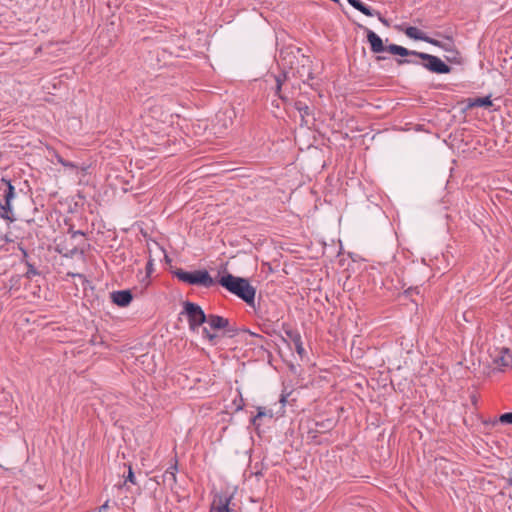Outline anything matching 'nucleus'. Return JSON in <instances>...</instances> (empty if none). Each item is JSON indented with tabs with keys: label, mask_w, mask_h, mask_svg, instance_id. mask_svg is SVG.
Masks as SVG:
<instances>
[{
	"label": "nucleus",
	"mask_w": 512,
	"mask_h": 512,
	"mask_svg": "<svg viewBox=\"0 0 512 512\" xmlns=\"http://www.w3.org/2000/svg\"><path fill=\"white\" fill-rule=\"evenodd\" d=\"M206 324L207 326L202 328V336L208 340L211 345H216L218 343V335L216 333H212L211 330H224V335L227 337H234L238 332H240L236 327L230 326L229 319L216 314H209L207 316ZM241 332L249 333L251 336H259L258 334L246 329H242Z\"/></svg>",
	"instance_id": "obj_1"
},
{
	"label": "nucleus",
	"mask_w": 512,
	"mask_h": 512,
	"mask_svg": "<svg viewBox=\"0 0 512 512\" xmlns=\"http://www.w3.org/2000/svg\"><path fill=\"white\" fill-rule=\"evenodd\" d=\"M219 283L232 294L238 296L247 304L254 303L256 289L245 278L236 277L232 274L224 275L220 278Z\"/></svg>",
	"instance_id": "obj_2"
},
{
	"label": "nucleus",
	"mask_w": 512,
	"mask_h": 512,
	"mask_svg": "<svg viewBox=\"0 0 512 512\" xmlns=\"http://www.w3.org/2000/svg\"><path fill=\"white\" fill-rule=\"evenodd\" d=\"M174 274L180 281L190 285H200L209 288L215 283L207 270L187 272L182 269H178Z\"/></svg>",
	"instance_id": "obj_3"
},
{
	"label": "nucleus",
	"mask_w": 512,
	"mask_h": 512,
	"mask_svg": "<svg viewBox=\"0 0 512 512\" xmlns=\"http://www.w3.org/2000/svg\"><path fill=\"white\" fill-rule=\"evenodd\" d=\"M0 190H3L4 203L0 201V218L14 221L12 212V200L15 198V188L11 184L10 180L2 178L0 180Z\"/></svg>",
	"instance_id": "obj_4"
},
{
	"label": "nucleus",
	"mask_w": 512,
	"mask_h": 512,
	"mask_svg": "<svg viewBox=\"0 0 512 512\" xmlns=\"http://www.w3.org/2000/svg\"><path fill=\"white\" fill-rule=\"evenodd\" d=\"M183 314L186 315L189 329L192 332H198L201 325L205 324L207 321V315L204 313L203 309L196 303L185 302L183 306Z\"/></svg>",
	"instance_id": "obj_5"
},
{
	"label": "nucleus",
	"mask_w": 512,
	"mask_h": 512,
	"mask_svg": "<svg viewBox=\"0 0 512 512\" xmlns=\"http://www.w3.org/2000/svg\"><path fill=\"white\" fill-rule=\"evenodd\" d=\"M417 57L424 60L423 66L433 73L447 74L451 71V68L437 56L420 52Z\"/></svg>",
	"instance_id": "obj_6"
},
{
	"label": "nucleus",
	"mask_w": 512,
	"mask_h": 512,
	"mask_svg": "<svg viewBox=\"0 0 512 512\" xmlns=\"http://www.w3.org/2000/svg\"><path fill=\"white\" fill-rule=\"evenodd\" d=\"M289 63L291 64V69H294L292 62L290 61ZM297 64L298 66L295 68V74L297 77H299L303 82H308L313 79L312 61L309 57L301 55L297 59Z\"/></svg>",
	"instance_id": "obj_7"
},
{
	"label": "nucleus",
	"mask_w": 512,
	"mask_h": 512,
	"mask_svg": "<svg viewBox=\"0 0 512 512\" xmlns=\"http://www.w3.org/2000/svg\"><path fill=\"white\" fill-rule=\"evenodd\" d=\"M405 35L407 37H409L410 39H414V40H421V41H424V42H427L429 44H432L434 46H439L441 47V43L440 41L436 40V39H433L429 36H427L424 32H422L420 29H418L417 27H414V26H409L405 29L404 31Z\"/></svg>",
	"instance_id": "obj_8"
},
{
	"label": "nucleus",
	"mask_w": 512,
	"mask_h": 512,
	"mask_svg": "<svg viewBox=\"0 0 512 512\" xmlns=\"http://www.w3.org/2000/svg\"><path fill=\"white\" fill-rule=\"evenodd\" d=\"M111 299L117 306L126 307L131 303L133 296L130 290H119L111 293Z\"/></svg>",
	"instance_id": "obj_9"
},
{
	"label": "nucleus",
	"mask_w": 512,
	"mask_h": 512,
	"mask_svg": "<svg viewBox=\"0 0 512 512\" xmlns=\"http://www.w3.org/2000/svg\"><path fill=\"white\" fill-rule=\"evenodd\" d=\"M493 361L497 368H506L512 364V355L507 349L502 348L494 357Z\"/></svg>",
	"instance_id": "obj_10"
},
{
	"label": "nucleus",
	"mask_w": 512,
	"mask_h": 512,
	"mask_svg": "<svg viewBox=\"0 0 512 512\" xmlns=\"http://www.w3.org/2000/svg\"><path fill=\"white\" fill-rule=\"evenodd\" d=\"M367 40L371 46V51L374 53H381L385 51L382 39L372 30L366 29Z\"/></svg>",
	"instance_id": "obj_11"
},
{
	"label": "nucleus",
	"mask_w": 512,
	"mask_h": 512,
	"mask_svg": "<svg viewBox=\"0 0 512 512\" xmlns=\"http://www.w3.org/2000/svg\"><path fill=\"white\" fill-rule=\"evenodd\" d=\"M286 336L294 344L297 354L302 358L305 355V349L303 347L301 335L296 330L285 331Z\"/></svg>",
	"instance_id": "obj_12"
},
{
	"label": "nucleus",
	"mask_w": 512,
	"mask_h": 512,
	"mask_svg": "<svg viewBox=\"0 0 512 512\" xmlns=\"http://www.w3.org/2000/svg\"><path fill=\"white\" fill-rule=\"evenodd\" d=\"M230 500L226 495H218L213 500L212 509L216 512H232L229 507Z\"/></svg>",
	"instance_id": "obj_13"
},
{
	"label": "nucleus",
	"mask_w": 512,
	"mask_h": 512,
	"mask_svg": "<svg viewBox=\"0 0 512 512\" xmlns=\"http://www.w3.org/2000/svg\"><path fill=\"white\" fill-rule=\"evenodd\" d=\"M387 51L391 54L399 55L402 57H404V56H416L417 57V54L420 53V52H417L414 50H408L407 48L396 45V44H390L387 47Z\"/></svg>",
	"instance_id": "obj_14"
},
{
	"label": "nucleus",
	"mask_w": 512,
	"mask_h": 512,
	"mask_svg": "<svg viewBox=\"0 0 512 512\" xmlns=\"http://www.w3.org/2000/svg\"><path fill=\"white\" fill-rule=\"evenodd\" d=\"M490 106H492V100H491L490 96L468 99V104H467L468 108L490 107Z\"/></svg>",
	"instance_id": "obj_15"
},
{
	"label": "nucleus",
	"mask_w": 512,
	"mask_h": 512,
	"mask_svg": "<svg viewBox=\"0 0 512 512\" xmlns=\"http://www.w3.org/2000/svg\"><path fill=\"white\" fill-rule=\"evenodd\" d=\"M349 4L356 10L362 12L366 16L373 17L376 15V11L366 6L360 0H348Z\"/></svg>",
	"instance_id": "obj_16"
},
{
	"label": "nucleus",
	"mask_w": 512,
	"mask_h": 512,
	"mask_svg": "<svg viewBox=\"0 0 512 512\" xmlns=\"http://www.w3.org/2000/svg\"><path fill=\"white\" fill-rule=\"evenodd\" d=\"M178 471L177 461L173 465H171L165 473L163 474V481L169 483V485H174L177 482L176 473Z\"/></svg>",
	"instance_id": "obj_17"
},
{
	"label": "nucleus",
	"mask_w": 512,
	"mask_h": 512,
	"mask_svg": "<svg viewBox=\"0 0 512 512\" xmlns=\"http://www.w3.org/2000/svg\"><path fill=\"white\" fill-rule=\"evenodd\" d=\"M287 79V72H283L279 75H276L274 76V80H275V94L283 101H285L287 98L281 93V88H282V85L283 83L286 81Z\"/></svg>",
	"instance_id": "obj_18"
},
{
	"label": "nucleus",
	"mask_w": 512,
	"mask_h": 512,
	"mask_svg": "<svg viewBox=\"0 0 512 512\" xmlns=\"http://www.w3.org/2000/svg\"><path fill=\"white\" fill-rule=\"evenodd\" d=\"M269 417V418H272L273 417V412L272 410H267L266 408H263V407H259L258 408V412L257 414L252 418V423L253 425H259L258 424V421L262 418V417Z\"/></svg>",
	"instance_id": "obj_19"
},
{
	"label": "nucleus",
	"mask_w": 512,
	"mask_h": 512,
	"mask_svg": "<svg viewBox=\"0 0 512 512\" xmlns=\"http://www.w3.org/2000/svg\"><path fill=\"white\" fill-rule=\"evenodd\" d=\"M295 106L296 109L300 112L302 118H304L306 115H309V107L305 103L298 101L296 102Z\"/></svg>",
	"instance_id": "obj_20"
},
{
	"label": "nucleus",
	"mask_w": 512,
	"mask_h": 512,
	"mask_svg": "<svg viewBox=\"0 0 512 512\" xmlns=\"http://www.w3.org/2000/svg\"><path fill=\"white\" fill-rule=\"evenodd\" d=\"M499 421L503 424H512V412L502 414Z\"/></svg>",
	"instance_id": "obj_21"
},
{
	"label": "nucleus",
	"mask_w": 512,
	"mask_h": 512,
	"mask_svg": "<svg viewBox=\"0 0 512 512\" xmlns=\"http://www.w3.org/2000/svg\"><path fill=\"white\" fill-rule=\"evenodd\" d=\"M126 481H129L131 482L132 484H136V479H135V476H134V473L132 471V468L129 467V470H128V475L126 477Z\"/></svg>",
	"instance_id": "obj_22"
},
{
	"label": "nucleus",
	"mask_w": 512,
	"mask_h": 512,
	"mask_svg": "<svg viewBox=\"0 0 512 512\" xmlns=\"http://www.w3.org/2000/svg\"><path fill=\"white\" fill-rule=\"evenodd\" d=\"M147 274L150 275L153 272V260L149 259L146 265Z\"/></svg>",
	"instance_id": "obj_23"
},
{
	"label": "nucleus",
	"mask_w": 512,
	"mask_h": 512,
	"mask_svg": "<svg viewBox=\"0 0 512 512\" xmlns=\"http://www.w3.org/2000/svg\"><path fill=\"white\" fill-rule=\"evenodd\" d=\"M27 274L28 275H36L37 274L36 269L31 264H28Z\"/></svg>",
	"instance_id": "obj_24"
},
{
	"label": "nucleus",
	"mask_w": 512,
	"mask_h": 512,
	"mask_svg": "<svg viewBox=\"0 0 512 512\" xmlns=\"http://www.w3.org/2000/svg\"><path fill=\"white\" fill-rule=\"evenodd\" d=\"M375 16H377V17H378V19H379V20H380L384 25L388 26V22H387V20H386L385 18H383V17L381 16V14H380L378 11H376V15H375Z\"/></svg>",
	"instance_id": "obj_25"
},
{
	"label": "nucleus",
	"mask_w": 512,
	"mask_h": 512,
	"mask_svg": "<svg viewBox=\"0 0 512 512\" xmlns=\"http://www.w3.org/2000/svg\"><path fill=\"white\" fill-rule=\"evenodd\" d=\"M405 63H417L416 61H412L410 59H401V60H398V64L402 65V64H405Z\"/></svg>",
	"instance_id": "obj_26"
},
{
	"label": "nucleus",
	"mask_w": 512,
	"mask_h": 512,
	"mask_svg": "<svg viewBox=\"0 0 512 512\" xmlns=\"http://www.w3.org/2000/svg\"><path fill=\"white\" fill-rule=\"evenodd\" d=\"M108 508V502H105L100 508L98 512H105V510Z\"/></svg>",
	"instance_id": "obj_27"
},
{
	"label": "nucleus",
	"mask_w": 512,
	"mask_h": 512,
	"mask_svg": "<svg viewBox=\"0 0 512 512\" xmlns=\"http://www.w3.org/2000/svg\"><path fill=\"white\" fill-rule=\"evenodd\" d=\"M280 402L282 403L283 406L285 405V403H286V395H284V394L281 395Z\"/></svg>",
	"instance_id": "obj_28"
},
{
	"label": "nucleus",
	"mask_w": 512,
	"mask_h": 512,
	"mask_svg": "<svg viewBox=\"0 0 512 512\" xmlns=\"http://www.w3.org/2000/svg\"><path fill=\"white\" fill-rule=\"evenodd\" d=\"M162 253L164 254V257H167V254L165 253L164 250H162Z\"/></svg>",
	"instance_id": "obj_29"
}]
</instances>
